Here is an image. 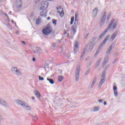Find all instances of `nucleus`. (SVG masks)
Returning <instances> with one entry per match:
<instances>
[{"label":"nucleus","mask_w":125,"mask_h":125,"mask_svg":"<svg viewBox=\"0 0 125 125\" xmlns=\"http://www.w3.org/2000/svg\"><path fill=\"white\" fill-rule=\"evenodd\" d=\"M114 22H115V20H112L110 22L109 25L108 26V27H107L106 30L104 32H103L101 34V35L100 36V39H102V37H104V36H105V34H106V33H107V32H108V31H109V30H110V29H112V30H114V29H115V28H116V27H117V23H114L113 24V23H114Z\"/></svg>","instance_id":"obj_1"},{"label":"nucleus","mask_w":125,"mask_h":125,"mask_svg":"<svg viewBox=\"0 0 125 125\" xmlns=\"http://www.w3.org/2000/svg\"><path fill=\"white\" fill-rule=\"evenodd\" d=\"M42 33L44 36H48L49 34H51V33H52V27L50 26V24H48L46 28L42 30Z\"/></svg>","instance_id":"obj_2"},{"label":"nucleus","mask_w":125,"mask_h":125,"mask_svg":"<svg viewBox=\"0 0 125 125\" xmlns=\"http://www.w3.org/2000/svg\"><path fill=\"white\" fill-rule=\"evenodd\" d=\"M41 5L39 10H45V9L48 7V3H47V2H42L41 3Z\"/></svg>","instance_id":"obj_3"},{"label":"nucleus","mask_w":125,"mask_h":125,"mask_svg":"<svg viewBox=\"0 0 125 125\" xmlns=\"http://www.w3.org/2000/svg\"><path fill=\"white\" fill-rule=\"evenodd\" d=\"M101 77L103 79L101 80V81L99 84V86L102 85V84H103V83H105V82L106 81V78H105V71H104L103 72V74L102 75Z\"/></svg>","instance_id":"obj_4"},{"label":"nucleus","mask_w":125,"mask_h":125,"mask_svg":"<svg viewBox=\"0 0 125 125\" xmlns=\"http://www.w3.org/2000/svg\"><path fill=\"white\" fill-rule=\"evenodd\" d=\"M93 47H94V44H89L86 46L84 49L83 54H84V51L87 49V48L88 51H91V50L93 49Z\"/></svg>","instance_id":"obj_5"},{"label":"nucleus","mask_w":125,"mask_h":125,"mask_svg":"<svg viewBox=\"0 0 125 125\" xmlns=\"http://www.w3.org/2000/svg\"><path fill=\"white\" fill-rule=\"evenodd\" d=\"M57 9L61 17H63V16H64V10H63V8H62L61 7H57Z\"/></svg>","instance_id":"obj_6"},{"label":"nucleus","mask_w":125,"mask_h":125,"mask_svg":"<svg viewBox=\"0 0 125 125\" xmlns=\"http://www.w3.org/2000/svg\"><path fill=\"white\" fill-rule=\"evenodd\" d=\"M79 49V42L77 41L75 42L74 44V52L75 54H77L78 52V49Z\"/></svg>","instance_id":"obj_7"},{"label":"nucleus","mask_w":125,"mask_h":125,"mask_svg":"<svg viewBox=\"0 0 125 125\" xmlns=\"http://www.w3.org/2000/svg\"><path fill=\"white\" fill-rule=\"evenodd\" d=\"M42 11L40 12V15L42 17H46V14L47 13V11L46 10H42Z\"/></svg>","instance_id":"obj_8"},{"label":"nucleus","mask_w":125,"mask_h":125,"mask_svg":"<svg viewBox=\"0 0 125 125\" xmlns=\"http://www.w3.org/2000/svg\"><path fill=\"white\" fill-rule=\"evenodd\" d=\"M17 104H18V105H21L22 107H25V106H26V103L24 102H22V101H19L18 100V101H17Z\"/></svg>","instance_id":"obj_9"},{"label":"nucleus","mask_w":125,"mask_h":125,"mask_svg":"<svg viewBox=\"0 0 125 125\" xmlns=\"http://www.w3.org/2000/svg\"><path fill=\"white\" fill-rule=\"evenodd\" d=\"M109 36H107L104 39V40L103 41V42H102V43L100 44V46H102V45H104V44H105V43H106V42H107L108 41V40L109 39Z\"/></svg>","instance_id":"obj_10"},{"label":"nucleus","mask_w":125,"mask_h":125,"mask_svg":"<svg viewBox=\"0 0 125 125\" xmlns=\"http://www.w3.org/2000/svg\"><path fill=\"white\" fill-rule=\"evenodd\" d=\"M113 47L114 44H112L108 49L107 51L106 52L107 54H110V53L111 52L112 49H113Z\"/></svg>","instance_id":"obj_11"},{"label":"nucleus","mask_w":125,"mask_h":125,"mask_svg":"<svg viewBox=\"0 0 125 125\" xmlns=\"http://www.w3.org/2000/svg\"><path fill=\"white\" fill-rule=\"evenodd\" d=\"M118 35V32L115 31L113 35L111 36V39L112 40V41H114V40H115V38H116V37H117V35Z\"/></svg>","instance_id":"obj_12"},{"label":"nucleus","mask_w":125,"mask_h":125,"mask_svg":"<svg viewBox=\"0 0 125 125\" xmlns=\"http://www.w3.org/2000/svg\"><path fill=\"white\" fill-rule=\"evenodd\" d=\"M106 19V12H104L101 20V23H104Z\"/></svg>","instance_id":"obj_13"},{"label":"nucleus","mask_w":125,"mask_h":125,"mask_svg":"<svg viewBox=\"0 0 125 125\" xmlns=\"http://www.w3.org/2000/svg\"><path fill=\"white\" fill-rule=\"evenodd\" d=\"M113 91L115 96L117 97L118 96V92L117 91V87L116 86H113Z\"/></svg>","instance_id":"obj_14"},{"label":"nucleus","mask_w":125,"mask_h":125,"mask_svg":"<svg viewBox=\"0 0 125 125\" xmlns=\"http://www.w3.org/2000/svg\"><path fill=\"white\" fill-rule=\"evenodd\" d=\"M34 93L36 96H37V97H38V98H41V94H40V93L39 92V91H38V90L34 91Z\"/></svg>","instance_id":"obj_15"},{"label":"nucleus","mask_w":125,"mask_h":125,"mask_svg":"<svg viewBox=\"0 0 125 125\" xmlns=\"http://www.w3.org/2000/svg\"><path fill=\"white\" fill-rule=\"evenodd\" d=\"M98 12V10L97 9V8H95L93 10V14L94 16H96V15H97V12Z\"/></svg>","instance_id":"obj_16"},{"label":"nucleus","mask_w":125,"mask_h":125,"mask_svg":"<svg viewBox=\"0 0 125 125\" xmlns=\"http://www.w3.org/2000/svg\"><path fill=\"white\" fill-rule=\"evenodd\" d=\"M21 5H22V1L21 0L18 1L17 2V7H21Z\"/></svg>","instance_id":"obj_17"},{"label":"nucleus","mask_w":125,"mask_h":125,"mask_svg":"<svg viewBox=\"0 0 125 125\" xmlns=\"http://www.w3.org/2000/svg\"><path fill=\"white\" fill-rule=\"evenodd\" d=\"M12 70H13V71H14V72H15V73H16V74H21V73H20V71H19V70H18V69H17V68H16V67H14L13 69H12Z\"/></svg>","instance_id":"obj_18"},{"label":"nucleus","mask_w":125,"mask_h":125,"mask_svg":"<svg viewBox=\"0 0 125 125\" xmlns=\"http://www.w3.org/2000/svg\"><path fill=\"white\" fill-rule=\"evenodd\" d=\"M80 74V72L78 71L77 73V74H76V81L78 82L79 81V75Z\"/></svg>","instance_id":"obj_19"},{"label":"nucleus","mask_w":125,"mask_h":125,"mask_svg":"<svg viewBox=\"0 0 125 125\" xmlns=\"http://www.w3.org/2000/svg\"><path fill=\"white\" fill-rule=\"evenodd\" d=\"M72 29L74 33H76L77 32V26L73 25L72 26Z\"/></svg>","instance_id":"obj_20"},{"label":"nucleus","mask_w":125,"mask_h":125,"mask_svg":"<svg viewBox=\"0 0 125 125\" xmlns=\"http://www.w3.org/2000/svg\"><path fill=\"white\" fill-rule=\"evenodd\" d=\"M78 24H79V21L78 20V19H75L74 26H77Z\"/></svg>","instance_id":"obj_21"},{"label":"nucleus","mask_w":125,"mask_h":125,"mask_svg":"<svg viewBox=\"0 0 125 125\" xmlns=\"http://www.w3.org/2000/svg\"><path fill=\"white\" fill-rule=\"evenodd\" d=\"M58 81H59V82H60V83H61V82H62V81H63V76H59Z\"/></svg>","instance_id":"obj_22"},{"label":"nucleus","mask_w":125,"mask_h":125,"mask_svg":"<svg viewBox=\"0 0 125 125\" xmlns=\"http://www.w3.org/2000/svg\"><path fill=\"white\" fill-rule=\"evenodd\" d=\"M47 81H48L50 83H51L52 84H53L54 83V81L53 79H49L48 78L47 79Z\"/></svg>","instance_id":"obj_23"},{"label":"nucleus","mask_w":125,"mask_h":125,"mask_svg":"<svg viewBox=\"0 0 125 125\" xmlns=\"http://www.w3.org/2000/svg\"><path fill=\"white\" fill-rule=\"evenodd\" d=\"M74 21H75V18L74 17H72L71 18L70 25H73V23H74Z\"/></svg>","instance_id":"obj_24"},{"label":"nucleus","mask_w":125,"mask_h":125,"mask_svg":"<svg viewBox=\"0 0 125 125\" xmlns=\"http://www.w3.org/2000/svg\"><path fill=\"white\" fill-rule=\"evenodd\" d=\"M93 110L95 112H96V111H99V107H94Z\"/></svg>","instance_id":"obj_25"},{"label":"nucleus","mask_w":125,"mask_h":125,"mask_svg":"<svg viewBox=\"0 0 125 125\" xmlns=\"http://www.w3.org/2000/svg\"><path fill=\"white\" fill-rule=\"evenodd\" d=\"M52 22H53V24H54V25H56V22H57V20L53 19Z\"/></svg>","instance_id":"obj_26"},{"label":"nucleus","mask_w":125,"mask_h":125,"mask_svg":"<svg viewBox=\"0 0 125 125\" xmlns=\"http://www.w3.org/2000/svg\"><path fill=\"white\" fill-rule=\"evenodd\" d=\"M25 107V110H31V107L29 106H24Z\"/></svg>","instance_id":"obj_27"},{"label":"nucleus","mask_w":125,"mask_h":125,"mask_svg":"<svg viewBox=\"0 0 125 125\" xmlns=\"http://www.w3.org/2000/svg\"><path fill=\"white\" fill-rule=\"evenodd\" d=\"M39 79L40 81H43V80H44V78H43V77H42L41 76H39Z\"/></svg>","instance_id":"obj_28"},{"label":"nucleus","mask_w":125,"mask_h":125,"mask_svg":"<svg viewBox=\"0 0 125 125\" xmlns=\"http://www.w3.org/2000/svg\"><path fill=\"white\" fill-rule=\"evenodd\" d=\"M41 23V20L40 19H37L36 20V24H40Z\"/></svg>","instance_id":"obj_29"},{"label":"nucleus","mask_w":125,"mask_h":125,"mask_svg":"<svg viewBox=\"0 0 125 125\" xmlns=\"http://www.w3.org/2000/svg\"><path fill=\"white\" fill-rule=\"evenodd\" d=\"M78 16H79V14L78 13H76L75 19H78Z\"/></svg>","instance_id":"obj_30"},{"label":"nucleus","mask_w":125,"mask_h":125,"mask_svg":"<svg viewBox=\"0 0 125 125\" xmlns=\"http://www.w3.org/2000/svg\"><path fill=\"white\" fill-rule=\"evenodd\" d=\"M3 103H4V101H3V100H2V99H0V104H3Z\"/></svg>","instance_id":"obj_31"},{"label":"nucleus","mask_w":125,"mask_h":125,"mask_svg":"<svg viewBox=\"0 0 125 125\" xmlns=\"http://www.w3.org/2000/svg\"><path fill=\"white\" fill-rule=\"evenodd\" d=\"M96 40V38L94 37V38H93L92 39H91V41L92 42H94V41H95Z\"/></svg>","instance_id":"obj_32"},{"label":"nucleus","mask_w":125,"mask_h":125,"mask_svg":"<svg viewBox=\"0 0 125 125\" xmlns=\"http://www.w3.org/2000/svg\"><path fill=\"white\" fill-rule=\"evenodd\" d=\"M96 64H97V66H99V64H100V62H97Z\"/></svg>","instance_id":"obj_33"},{"label":"nucleus","mask_w":125,"mask_h":125,"mask_svg":"<svg viewBox=\"0 0 125 125\" xmlns=\"http://www.w3.org/2000/svg\"><path fill=\"white\" fill-rule=\"evenodd\" d=\"M22 44H26V42H25V41H21Z\"/></svg>","instance_id":"obj_34"},{"label":"nucleus","mask_w":125,"mask_h":125,"mask_svg":"<svg viewBox=\"0 0 125 125\" xmlns=\"http://www.w3.org/2000/svg\"><path fill=\"white\" fill-rule=\"evenodd\" d=\"M94 83H95V80H94L93 82H92V85H94Z\"/></svg>","instance_id":"obj_35"},{"label":"nucleus","mask_w":125,"mask_h":125,"mask_svg":"<svg viewBox=\"0 0 125 125\" xmlns=\"http://www.w3.org/2000/svg\"><path fill=\"white\" fill-rule=\"evenodd\" d=\"M99 52H100V51L97 50L96 54L97 55V54H98V53H99Z\"/></svg>","instance_id":"obj_36"},{"label":"nucleus","mask_w":125,"mask_h":125,"mask_svg":"<svg viewBox=\"0 0 125 125\" xmlns=\"http://www.w3.org/2000/svg\"><path fill=\"white\" fill-rule=\"evenodd\" d=\"M110 16H108L107 18V20H109L110 19Z\"/></svg>","instance_id":"obj_37"},{"label":"nucleus","mask_w":125,"mask_h":125,"mask_svg":"<svg viewBox=\"0 0 125 125\" xmlns=\"http://www.w3.org/2000/svg\"><path fill=\"white\" fill-rule=\"evenodd\" d=\"M102 100H99V102L101 103V102H102Z\"/></svg>","instance_id":"obj_38"},{"label":"nucleus","mask_w":125,"mask_h":125,"mask_svg":"<svg viewBox=\"0 0 125 125\" xmlns=\"http://www.w3.org/2000/svg\"><path fill=\"white\" fill-rule=\"evenodd\" d=\"M32 100H35V97H32Z\"/></svg>","instance_id":"obj_39"},{"label":"nucleus","mask_w":125,"mask_h":125,"mask_svg":"<svg viewBox=\"0 0 125 125\" xmlns=\"http://www.w3.org/2000/svg\"><path fill=\"white\" fill-rule=\"evenodd\" d=\"M104 105H106L107 104V103L106 102H104Z\"/></svg>","instance_id":"obj_40"},{"label":"nucleus","mask_w":125,"mask_h":125,"mask_svg":"<svg viewBox=\"0 0 125 125\" xmlns=\"http://www.w3.org/2000/svg\"><path fill=\"white\" fill-rule=\"evenodd\" d=\"M33 61H36V59H35V58H33Z\"/></svg>","instance_id":"obj_41"},{"label":"nucleus","mask_w":125,"mask_h":125,"mask_svg":"<svg viewBox=\"0 0 125 125\" xmlns=\"http://www.w3.org/2000/svg\"><path fill=\"white\" fill-rule=\"evenodd\" d=\"M48 1H53V0H47Z\"/></svg>","instance_id":"obj_42"},{"label":"nucleus","mask_w":125,"mask_h":125,"mask_svg":"<svg viewBox=\"0 0 125 125\" xmlns=\"http://www.w3.org/2000/svg\"><path fill=\"white\" fill-rule=\"evenodd\" d=\"M50 19V17H49L47 18V20H49Z\"/></svg>","instance_id":"obj_43"},{"label":"nucleus","mask_w":125,"mask_h":125,"mask_svg":"<svg viewBox=\"0 0 125 125\" xmlns=\"http://www.w3.org/2000/svg\"><path fill=\"white\" fill-rule=\"evenodd\" d=\"M104 62H106V61H105Z\"/></svg>","instance_id":"obj_44"},{"label":"nucleus","mask_w":125,"mask_h":125,"mask_svg":"<svg viewBox=\"0 0 125 125\" xmlns=\"http://www.w3.org/2000/svg\"><path fill=\"white\" fill-rule=\"evenodd\" d=\"M10 13H11V12H10Z\"/></svg>","instance_id":"obj_45"}]
</instances>
